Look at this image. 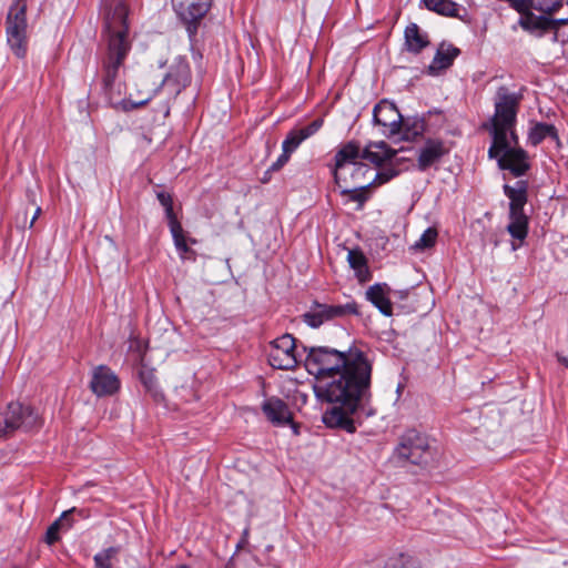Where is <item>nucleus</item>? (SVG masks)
Masks as SVG:
<instances>
[{"label":"nucleus","instance_id":"obj_1","mask_svg":"<svg viewBox=\"0 0 568 568\" xmlns=\"http://www.w3.org/2000/svg\"><path fill=\"white\" fill-rule=\"evenodd\" d=\"M305 367L314 376L316 398L338 404L323 414V423L329 428L355 433L352 416L369 396L373 361L356 346L344 352L328 346L305 347Z\"/></svg>","mask_w":568,"mask_h":568},{"label":"nucleus","instance_id":"obj_2","mask_svg":"<svg viewBox=\"0 0 568 568\" xmlns=\"http://www.w3.org/2000/svg\"><path fill=\"white\" fill-rule=\"evenodd\" d=\"M129 10L123 0H106L103 13V36L106 40V54L102 60V87L105 95L111 99V91L131 50L129 38Z\"/></svg>","mask_w":568,"mask_h":568},{"label":"nucleus","instance_id":"obj_3","mask_svg":"<svg viewBox=\"0 0 568 568\" xmlns=\"http://www.w3.org/2000/svg\"><path fill=\"white\" fill-rule=\"evenodd\" d=\"M521 94L510 92L505 85L497 89L494 98V114L483 128L489 132L493 140V150L504 149L506 136L510 135L514 144L518 143L515 131L517 113L521 101Z\"/></svg>","mask_w":568,"mask_h":568},{"label":"nucleus","instance_id":"obj_4","mask_svg":"<svg viewBox=\"0 0 568 568\" xmlns=\"http://www.w3.org/2000/svg\"><path fill=\"white\" fill-rule=\"evenodd\" d=\"M433 457L428 437L416 430L407 429L397 439L392 459L400 467L417 466L425 468Z\"/></svg>","mask_w":568,"mask_h":568},{"label":"nucleus","instance_id":"obj_5","mask_svg":"<svg viewBox=\"0 0 568 568\" xmlns=\"http://www.w3.org/2000/svg\"><path fill=\"white\" fill-rule=\"evenodd\" d=\"M27 0H14L6 17L7 42L17 58H24L28 49Z\"/></svg>","mask_w":568,"mask_h":568},{"label":"nucleus","instance_id":"obj_6","mask_svg":"<svg viewBox=\"0 0 568 568\" xmlns=\"http://www.w3.org/2000/svg\"><path fill=\"white\" fill-rule=\"evenodd\" d=\"M38 413L20 402H11L0 409V438H9L17 430H31L40 426Z\"/></svg>","mask_w":568,"mask_h":568},{"label":"nucleus","instance_id":"obj_7","mask_svg":"<svg viewBox=\"0 0 568 568\" xmlns=\"http://www.w3.org/2000/svg\"><path fill=\"white\" fill-rule=\"evenodd\" d=\"M505 148L493 150V143L488 149V156L496 159L500 170H508L513 176L525 175L531 168L529 155L518 144H514L511 136H506Z\"/></svg>","mask_w":568,"mask_h":568},{"label":"nucleus","instance_id":"obj_8","mask_svg":"<svg viewBox=\"0 0 568 568\" xmlns=\"http://www.w3.org/2000/svg\"><path fill=\"white\" fill-rule=\"evenodd\" d=\"M173 10L185 24L189 37L196 36L199 24L209 12L212 0H171Z\"/></svg>","mask_w":568,"mask_h":568},{"label":"nucleus","instance_id":"obj_9","mask_svg":"<svg viewBox=\"0 0 568 568\" xmlns=\"http://www.w3.org/2000/svg\"><path fill=\"white\" fill-rule=\"evenodd\" d=\"M268 363L276 369H292L296 366V344L291 334H284L272 342Z\"/></svg>","mask_w":568,"mask_h":568},{"label":"nucleus","instance_id":"obj_10","mask_svg":"<svg viewBox=\"0 0 568 568\" xmlns=\"http://www.w3.org/2000/svg\"><path fill=\"white\" fill-rule=\"evenodd\" d=\"M373 122L382 128V133L385 136L392 138L399 134L403 124V115L394 103L382 100L373 110Z\"/></svg>","mask_w":568,"mask_h":568},{"label":"nucleus","instance_id":"obj_11","mask_svg":"<svg viewBox=\"0 0 568 568\" xmlns=\"http://www.w3.org/2000/svg\"><path fill=\"white\" fill-rule=\"evenodd\" d=\"M120 379L106 365H99L92 369L89 387L98 397L112 396L120 389Z\"/></svg>","mask_w":568,"mask_h":568},{"label":"nucleus","instance_id":"obj_12","mask_svg":"<svg viewBox=\"0 0 568 568\" xmlns=\"http://www.w3.org/2000/svg\"><path fill=\"white\" fill-rule=\"evenodd\" d=\"M359 158L362 159L361 148L355 141L347 142L336 152L333 175L335 183L338 186H342V183H348L346 169H348L349 165H353V163H359L357 161Z\"/></svg>","mask_w":568,"mask_h":568},{"label":"nucleus","instance_id":"obj_13","mask_svg":"<svg viewBox=\"0 0 568 568\" xmlns=\"http://www.w3.org/2000/svg\"><path fill=\"white\" fill-rule=\"evenodd\" d=\"M191 82V68L185 59H176L170 71L162 80L161 85L170 95L176 97Z\"/></svg>","mask_w":568,"mask_h":568},{"label":"nucleus","instance_id":"obj_14","mask_svg":"<svg viewBox=\"0 0 568 568\" xmlns=\"http://www.w3.org/2000/svg\"><path fill=\"white\" fill-rule=\"evenodd\" d=\"M568 24V18L566 19H552L551 16H528L521 23V29L529 34L541 38L546 33L554 31L557 33L561 26Z\"/></svg>","mask_w":568,"mask_h":568},{"label":"nucleus","instance_id":"obj_15","mask_svg":"<svg viewBox=\"0 0 568 568\" xmlns=\"http://www.w3.org/2000/svg\"><path fill=\"white\" fill-rule=\"evenodd\" d=\"M262 410L266 418L275 426H285L292 422V412L288 405L278 397H270L262 404Z\"/></svg>","mask_w":568,"mask_h":568},{"label":"nucleus","instance_id":"obj_16","mask_svg":"<svg viewBox=\"0 0 568 568\" xmlns=\"http://www.w3.org/2000/svg\"><path fill=\"white\" fill-rule=\"evenodd\" d=\"M447 153L448 149L442 140L428 139L419 151L417 166L420 171H426Z\"/></svg>","mask_w":568,"mask_h":568},{"label":"nucleus","instance_id":"obj_17","mask_svg":"<svg viewBox=\"0 0 568 568\" xmlns=\"http://www.w3.org/2000/svg\"><path fill=\"white\" fill-rule=\"evenodd\" d=\"M322 124L323 120L316 119L302 129H294L290 131L282 143L283 151L292 154L304 140L316 133Z\"/></svg>","mask_w":568,"mask_h":568},{"label":"nucleus","instance_id":"obj_18","mask_svg":"<svg viewBox=\"0 0 568 568\" xmlns=\"http://www.w3.org/2000/svg\"><path fill=\"white\" fill-rule=\"evenodd\" d=\"M459 53L460 50L453 44L440 43L432 63L428 65V73L435 75L448 69Z\"/></svg>","mask_w":568,"mask_h":568},{"label":"nucleus","instance_id":"obj_19","mask_svg":"<svg viewBox=\"0 0 568 568\" xmlns=\"http://www.w3.org/2000/svg\"><path fill=\"white\" fill-rule=\"evenodd\" d=\"M397 151L390 149L386 142H369L362 151V159L369 161L375 166H382L385 162L390 161Z\"/></svg>","mask_w":568,"mask_h":568},{"label":"nucleus","instance_id":"obj_20","mask_svg":"<svg viewBox=\"0 0 568 568\" xmlns=\"http://www.w3.org/2000/svg\"><path fill=\"white\" fill-rule=\"evenodd\" d=\"M389 287L385 283H376L368 287L365 295L378 311L385 316L393 315V305L388 297Z\"/></svg>","mask_w":568,"mask_h":568},{"label":"nucleus","instance_id":"obj_21","mask_svg":"<svg viewBox=\"0 0 568 568\" xmlns=\"http://www.w3.org/2000/svg\"><path fill=\"white\" fill-rule=\"evenodd\" d=\"M547 138L552 139L558 148L561 146L558 130L554 124L536 122L528 131L527 143L532 146H537Z\"/></svg>","mask_w":568,"mask_h":568},{"label":"nucleus","instance_id":"obj_22","mask_svg":"<svg viewBox=\"0 0 568 568\" xmlns=\"http://www.w3.org/2000/svg\"><path fill=\"white\" fill-rule=\"evenodd\" d=\"M505 195L509 199L510 211H524V206L528 201V182L519 180L514 186L505 184L503 186Z\"/></svg>","mask_w":568,"mask_h":568},{"label":"nucleus","instance_id":"obj_23","mask_svg":"<svg viewBox=\"0 0 568 568\" xmlns=\"http://www.w3.org/2000/svg\"><path fill=\"white\" fill-rule=\"evenodd\" d=\"M407 51L419 53L429 44L427 34L422 33L416 23H409L404 32Z\"/></svg>","mask_w":568,"mask_h":568},{"label":"nucleus","instance_id":"obj_24","mask_svg":"<svg viewBox=\"0 0 568 568\" xmlns=\"http://www.w3.org/2000/svg\"><path fill=\"white\" fill-rule=\"evenodd\" d=\"M303 321L313 328L332 321L331 304L314 302L310 312L303 314Z\"/></svg>","mask_w":568,"mask_h":568},{"label":"nucleus","instance_id":"obj_25","mask_svg":"<svg viewBox=\"0 0 568 568\" xmlns=\"http://www.w3.org/2000/svg\"><path fill=\"white\" fill-rule=\"evenodd\" d=\"M509 220L507 225L509 234L516 240L524 241L527 237L529 225V219L525 211H510Z\"/></svg>","mask_w":568,"mask_h":568},{"label":"nucleus","instance_id":"obj_26","mask_svg":"<svg viewBox=\"0 0 568 568\" xmlns=\"http://www.w3.org/2000/svg\"><path fill=\"white\" fill-rule=\"evenodd\" d=\"M425 7L439 16L459 18V6L453 0H422Z\"/></svg>","mask_w":568,"mask_h":568},{"label":"nucleus","instance_id":"obj_27","mask_svg":"<svg viewBox=\"0 0 568 568\" xmlns=\"http://www.w3.org/2000/svg\"><path fill=\"white\" fill-rule=\"evenodd\" d=\"M72 511L73 510L63 511L61 516L48 527L44 536V541L48 545H53L60 539L59 530L61 528L69 529L72 526Z\"/></svg>","mask_w":568,"mask_h":568},{"label":"nucleus","instance_id":"obj_28","mask_svg":"<svg viewBox=\"0 0 568 568\" xmlns=\"http://www.w3.org/2000/svg\"><path fill=\"white\" fill-rule=\"evenodd\" d=\"M426 124L423 119L419 118H403L402 130V140L405 141H415L417 138L422 136L425 132Z\"/></svg>","mask_w":568,"mask_h":568},{"label":"nucleus","instance_id":"obj_29","mask_svg":"<svg viewBox=\"0 0 568 568\" xmlns=\"http://www.w3.org/2000/svg\"><path fill=\"white\" fill-rule=\"evenodd\" d=\"M373 187V183H367L365 185H358L354 187H345L342 189L341 194L348 197V201L356 202L357 209L362 210L364 204L371 197V189Z\"/></svg>","mask_w":568,"mask_h":568},{"label":"nucleus","instance_id":"obj_30","mask_svg":"<svg viewBox=\"0 0 568 568\" xmlns=\"http://www.w3.org/2000/svg\"><path fill=\"white\" fill-rule=\"evenodd\" d=\"M369 172V168L359 162V163H353V165H349L348 169H346V175L348 178V183L345 184V186L353 185L358 186L364 181L365 175ZM344 186V183H342V186Z\"/></svg>","mask_w":568,"mask_h":568},{"label":"nucleus","instance_id":"obj_31","mask_svg":"<svg viewBox=\"0 0 568 568\" xmlns=\"http://www.w3.org/2000/svg\"><path fill=\"white\" fill-rule=\"evenodd\" d=\"M120 552V547H109L94 555L93 561L95 568H114L112 560Z\"/></svg>","mask_w":568,"mask_h":568},{"label":"nucleus","instance_id":"obj_32","mask_svg":"<svg viewBox=\"0 0 568 568\" xmlns=\"http://www.w3.org/2000/svg\"><path fill=\"white\" fill-rule=\"evenodd\" d=\"M332 321L336 318H344L349 315H359L358 305L355 301L345 304L331 305Z\"/></svg>","mask_w":568,"mask_h":568},{"label":"nucleus","instance_id":"obj_33","mask_svg":"<svg viewBox=\"0 0 568 568\" xmlns=\"http://www.w3.org/2000/svg\"><path fill=\"white\" fill-rule=\"evenodd\" d=\"M438 232L435 227H428L424 231L420 237L412 246L415 251H424L433 247L436 244Z\"/></svg>","mask_w":568,"mask_h":568},{"label":"nucleus","instance_id":"obj_34","mask_svg":"<svg viewBox=\"0 0 568 568\" xmlns=\"http://www.w3.org/2000/svg\"><path fill=\"white\" fill-rule=\"evenodd\" d=\"M152 97H153V94L150 93L144 99H141L138 101H133L132 99L129 98V99H123L116 103H113V102H111V103H112L113 108L116 110L130 112L132 110L140 109V108L144 106L152 99Z\"/></svg>","mask_w":568,"mask_h":568},{"label":"nucleus","instance_id":"obj_35","mask_svg":"<svg viewBox=\"0 0 568 568\" xmlns=\"http://www.w3.org/2000/svg\"><path fill=\"white\" fill-rule=\"evenodd\" d=\"M347 261L351 267L356 272L361 270L366 273L367 258L359 248H353L348 251Z\"/></svg>","mask_w":568,"mask_h":568},{"label":"nucleus","instance_id":"obj_36","mask_svg":"<svg viewBox=\"0 0 568 568\" xmlns=\"http://www.w3.org/2000/svg\"><path fill=\"white\" fill-rule=\"evenodd\" d=\"M170 231H171L176 250L181 254L187 253L189 246H187L186 236L184 234V230H183L182 225H179L178 229L171 227Z\"/></svg>","mask_w":568,"mask_h":568},{"label":"nucleus","instance_id":"obj_37","mask_svg":"<svg viewBox=\"0 0 568 568\" xmlns=\"http://www.w3.org/2000/svg\"><path fill=\"white\" fill-rule=\"evenodd\" d=\"M397 174H398V171H396L395 169H387V170H384L382 172H378L375 175V179L371 183H373V186L382 185L384 183L389 182Z\"/></svg>","mask_w":568,"mask_h":568},{"label":"nucleus","instance_id":"obj_38","mask_svg":"<svg viewBox=\"0 0 568 568\" xmlns=\"http://www.w3.org/2000/svg\"><path fill=\"white\" fill-rule=\"evenodd\" d=\"M393 568H420L418 562L410 556L400 555L395 559Z\"/></svg>","mask_w":568,"mask_h":568},{"label":"nucleus","instance_id":"obj_39","mask_svg":"<svg viewBox=\"0 0 568 568\" xmlns=\"http://www.w3.org/2000/svg\"><path fill=\"white\" fill-rule=\"evenodd\" d=\"M140 381L144 385V387L150 392H152L156 387V378L154 376L153 371L140 372Z\"/></svg>","mask_w":568,"mask_h":568},{"label":"nucleus","instance_id":"obj_40","mask_svg":"<svg viewBox=\"0 0 568 568\" xmlns=\"http://www.w3.org/2000/svg\"><path fill=\"white\" fill-rule=\"evenodd\" d=\"M164 211H165V216L168 219V223H169V227H175L178 229L179 225H182L178 217H176V214L174 213V210H173V204H171L170 206L168 207H164Z\"/></svg>","mask_w":568,"mask_h":568},{"label":"nucleus","instance_id":"obj_41","mask_svg":"<svg viewBox=\"0 0 568 568\" xmlns=\"http://www.w3.org/2000/svg\"><path fill=\"white\" fill-rule=\"evenodd\" d=\"M291 154L283 151V153L278 156L276 162H274L271 166L272 171L280 170L284 164H286L290 160Z\"/></svg>","mask_w":568,"mask_h":568},{"label":"nucleus","instance_id":"obj_42","mask_svg":"<svg viewBox=\"0 0 568 568\" xmlns=\"http://www.w3.org/2000/svg\"><path fill=\"white\" fill-rule=\"evenodd\" d=\"M156 197L160 202V204L163 206V207H168L170 206L171 204H173V197L170 193H166V192H158L156 193Z\"/></svg>","mask_w":568,"mask_h":568},{"label":"nucleus","instance_id":"obj_43","mask_svg":"<svg viewBox=\"0 0 568 568\" xmlns=\"http://www.w3.org/2000/svg\"><path fill=\"white\" fill-rule=\"evenodd\" d=\"M355 273H356L358 281L362 283H364L371 278V273H369L367 265H366V273L362 272L361 270H357Z\"/></svg>","mask_w":568,"mask_h":568},{"label":"nucleus","instance_id":"obj_44","mask_svg":"<svg viewBox=\"0 0 568 568\" xmlns=\"http://www.w3.org/2000/svg\"><path fill=\"white\" fill-rule=\"evenodd\" d=\"M70 510H73L71 516L78 515L81 518H87L89 516V513L85 509H78V508L73 507Z\"/></svg>","mask_w":568,"mask_h":568},{"label":"nucleus","instance_id":"obj_45","mask_svg":"<svg viewBox=\"0 0 568 568\" xmlns=\"http://www.w3.org/2000/svg\"><path fill=\"white\" fill-rule=\"evenodd\" d=\"M286 425H290L291 428H292V432L295 436H298L300 435V424L298 423H295L293 419L292 422H287Z\"/></svg>","mask_w":568,"mask_h":568},{"label":"nucleus","instance_id":"obj_46","mask_svg":"<svg viewBox=\"0 0 568 568\" xmlns=\"http://www.w3.org/2000/svg\"><path fill=\"white\" fill-rule=\"evenodd\" d=\"M559 363H561L565 367L568 368V358L564 356H558Z\"/></svg>","mask_w":568,"mask_h":568},{"label":"nucleus","instance_id":"obj_47","mask_svg":"<svg viewBox=\"0 0 568 568\" xmlns=\"http://www.w3.org/2000/svg\"><path fill=\"white\" fill-rule=\"evenodd\" d=\"M40 212H41V209L37 207L36 213H34V215H33V217L31 220V223H30L31 226L33 225V223H34L36 219L38 217V215L40 214Z\"/></svg>","mask_w":568,"mask_h":568},{"label":"nucleus","instance_id":"obj_48","mask_svg":"<svg viewBox=\"0 0 568 568\" xmlns=\"http://www.w3.org/2000/svg\"><path fill=\"white\" fill-rule=\"evenodd\" d=\"M397 294L399 295L400 298H404L408 295V291H398Z\"/></svg>","mask_w":568,"mask_h":568},{"label":"nucleus","instance_id":"obj_49","mask_svg":"<svg viewBox=\"0 0 568 568\" xmlns=\"http://www.w3.org/2000/svg\"><path fill=\"white\" fill-rule=\"evenodd\" d=\"M567 4H568V0H567Z\"/></svg>","mask_w":568,"mask_h":568}]
</instances>
